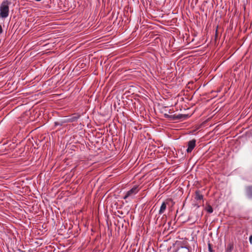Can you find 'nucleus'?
<instances>
[{"instance_id": "6e6552de", "label": "nucleus", "mask_w": 252, "mask_h": 252, "mask_svg": "<svg viewBox=\"0 0 252 252\" xmlns=\"http://www.w3.org/2000/svg\"><path fill=\"white\" fill-rule=\"evenodd\" d=\"M246 191L248 197L250 198L252 197V186L247 187Z\"/></svg>"}, {"instance_id": "0eeeda50", "label": "nucleus", "mask_w": 252, "mask_h": 252, "mask_svg": "<svg viewBox=\"0 0 252 252\" xmlns=\"http://www.w3.org/2000/svg\"><path fill=\"white\" fill-rule=\"evenodd\" d=\"M175 252H189V250L186 247H181L178 248Z\"/></svg>"}, {"instance_id": "f03ea898", "label": "nucleus", "mask_w": 252, "mask_h": 252, "mask_svg": "<svg viewBox=\"0 0 252 252\" xmlns=\"http://www.w3.org/2000/svg\"><path fill=\"white\" fill-rule=\"evenodd\" d=\"M139 191L138 186H135L131 189L127 191L124 196V199H126L129 197L132 198Z\"/></svg>"}, {"instance_id": "f257e3e1", "label": "nucleus", "mask_w": 252, "mask_h": 252, "mask_svg": "<svg viewBox=\"0 0 252 252\" xmlns=\"http://www.w3.org/2000/svg\"><path fill=\"white\" fill-rule=\"evenodd\" d=\"M9 14V6L7 1L3 2L0 7V15L2 18H6Z\"/></svg>"}, {"instance_id": "9b49d317", "label": "nucleus", "mask_w": 252, "mask_h": 252, "mask_svg": "<svg viewBox=\"0 0 252 252\" xmlns=\"http://www.w3.org/2000/svg\"><path fill=\"white\" fill-rule=\"evenodd\" d=\"M79 118V116H73L71 118V121H75Z\"/></svg>"}, {"instance_id": "4468645a", "label": "nucleus", "mask_w": 252, "mask_h": 252, "mask_svg": "<svg viewBox=\"0 0 252 252\" xmlns=\"http://www.w3.org/2000/svg\"><path fill=\"white\" fill-rule=\"evenodd\" d=\"M3 32L1 26L0 25V33H1Z\"/></svg>"}, {"instance_id": "1a4fd4ad", "label": "nucleus", "mask_w": 252, "mask_h": 252, "mask_svg": "<svg viewBox=\"0 0 252 252\" xmlns=\"http://www.w3.org/2000/svg\"><path fill=\"white\" fill-rule=\"evenodd\" d=\"M195 199L196 200H201L203 199V195L200 194L199 191L197 190L195 192Z\"/></svg>"}, {"instance_id": "7ed1b4c3", "label": "nucleus", "mask_w": 252, "mask_h": 252, "mask_svg": "<svg viewBox=\"0 0 252 252\" xmlns=\"http://www.w3.org/2000/svg\"><path fill=\"white\" fill-rule=\"evenodd\" d=\"M196 145V140L195 139H192L190 140L188 143V149H187V152L188 153H191L192 150L194 148Z\"/></svg>"}, {"instance_id": "9d476101", "label": "nucleus", "mask_w": 252, "mask_h": 252, "mask_svg": "<svg viewBox=\"0 0 252 252\" xmlns=\"http://www.w3.org/2000/svg\"><path fill=\"white\" fill-rule=\"evenodd\" d=\"M206 210L209 213H212L213 212V208L210 205L207 207Z\"/></svg>"}, {"instance_id": "20e7f679", "label": "nucleus", "mask_w": 252, "mask_h": 252, "mask_svg": "<svg viewBox=\"0 0 252 252\" xmlns=\"http://www.w3.org/2000/svg\"><path fill=\"white\" fill-rule=\"evenodd\" d=\"M188 118L189 115L186 114H179L177 115H174L173 116V118L174 120L187 119Z\"/></svg>"}, {"instance_id": "ddd939ff", "label": "nucleus", "mask_w": 252, "mask_h": 252, "mask_svg": "<svg viewBox=\"0 0 252 252\" xmlns=\"http://www.w3.org/2000/svg\"><path fill=\"white\" fill-rule=\"evenodd\" d=\"M250 242L251 244H252V235H251L249 238Z\"/></svg>"}, {"instance_id": "423d86ee", "label": "nucleus", "mask_w": 252, "mask_h": 252, "mask_svg": "<svg viewBox=\"0 0 252 252\" xmlns=\"http://www.w3.org/2000/svg\"><path fill=\"white\" fill-rule=\"evenodd\" d=\"M234 248L233 243H229L225 248V252H231Z\"/></svg>"}, {"instance_id": "39448f33", "label": "nucleus", "mask_w": 252, "mask_h": 252, "mask_svg": "<svg viewBox=\"0 0 252 252\" xmlns=\"http://www.w3.org/2000/svg\"><path fill=\"white\" fill-rule=\"evenodd\" d=\"M167 204V203L166 202H163L162 203L160 209L159 210V214L161 215L165 212L166 209Z\"/></svg>"}, {"instance_id": "f8f14e48", "label": "nucleus", "mask_w": 252, "mask_h": 252, "mask_svg": "<svg viewBox=\"0 0 252 252\" xmlns=\"http://www.w3.org/2000/svg\"><path fill=\"white\" fill-rule=\"evenodd\" d=\"M208 248H209V250L210 252H212V248H211V245L210 244H208Z\"/></svg>"}]
</instances>
